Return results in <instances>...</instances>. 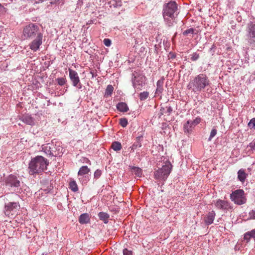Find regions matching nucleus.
<instances>
[{"label":"nucleus","mask_w":255,"mask_h":255,"mask_svg":"<svg viewBox=\"0 0 255 255\" xmlns=\"http://www.w3.org/2000/svg\"><path fill=\"white\" fill-rule=\"evenodd\" d=\"M43 34H39L32 39V41L29 44V48L33 52L37 51L42 43Z\"/></svg>","instance_id":"nucleus-11"},{"label":"nucleus","mask_w":255,"mask_h":255,"mask_svg":"<svg viewBox=\"0 0 255 255\" xmlns=\"http://www.w3.org/2000/svg\"><path fill=\"white\" fill-rule=\"evenodd\" d=\"M164 78L162 77L160 79L158 80L156 83L157 88L156 90V94H162L163 91V84H164Z\"/></svg>","instance_id":"nucleus-17"},{"label":"nucleus","mask_w":255,"mask_h":255,"mask_svg":"<svg viewBox=\"0 0 255 255\" xmlns=\"http://www.w3.org/2000/svg\"><path fill=\"white\" fill-rule=\"evenodd\" d=\"M104 44L106 46H110L111 45V40L110 39L108 38H105L104 39L103 41Z\"/></svg>","instance_id":"nucleus-43"},{"label":"nucleus","mask_w":255,"mask_h":255,"mask_svg":"<svg viewBox=\"0 0 255 255\" xmlns=\"http://www.w3.org/2000/svg\"><path fill=\"white\" fill-rule=\"evenodd\" d=\"M216 216V213L214 211H212L207 215L205 217L204 222L206 225H209L213 223V221Z\"/></svg>","instance_id":"nucleus-15"},{"label":"nucleus","mask_w":255,"mask_h":255,"mask_svg":"<svg viewBox=\"0 0 255 255\" xmlns=\"http://www.w3.org/2000/svg\"><path fill=\"white\" fill-rule=\"evenodd\" d=\"M53 187L51 183H48L46 188H43V190L46 193H49L53 189Z\"/></svg>","instance_id":"nucleus-40"},{"label":"nucleus","mask_w":255,"mask_h":255,"mask_svg":"<svg viewBox=\"0 0 255 255\" xmlns=\"http://www.w3.org/2000/svg\"><path fill=\"white\" fill-rule=\"evenodd\" d=\"M91 170L87 166H82L79 170L78 172V175L79 176H82L79 178L80 181H82L84 179V177L83 176L88 174L90 172Z\"/></svg>","instance_id":"nucleus-16"},{"label":"nucleus","mask_w":255,"mask_h":255,"mask_svg":"<svg viewBox=\"0 0 255 255\" xmlns=\"http://www.w3.org/2000/svg\"><path fill=\"white\" fill-rule=\"evenodd\" d=\"M141 146V143L139 141H135L134 143L132 144L131 146V150H134L137 148L140 147Z\"/></svg>","instance_id":"nucleus-36"},{"label":"nucleus","mask_w":255,"mask_h":255,"mask_svg":"<svg viewBox=\"0 0 255 255\" xmlns=\"http://www.w3.org/2000/svg\"><path fill=\"white\" fill-rule=\"evenodd\" d=\"M249 146L251 147V149L255 150V141L254 142H251Z\"/></svg>","instance_id":"nucleus-46"},{"label":"nucleus","mask_w":255,"mask_h":255,"mask_svg":"<svg viewBox=\"0 0 255 255\" xmlns=\"http://www.w3.org/2000/svg\"><path fill=\"white\" fill-rule=\"evenodd\" d=\"M166 108L167 109V111L165 112V113L167 114L168 115H169L171 112H172L173 110L171 107H166Z\"/></svg>","instance_id":"nucleus-45"},{"label":"nucleus","mask_w":255,"mask_h":255,"mask_svg":"<svg viewBox=\"0 0 255 255\" xmlns=\"http://www.w3.org/2000/svg\"><path fill=\"white\" fill-rule=\"evenodd\" d=\"M117 109L121 112H127L128 111L127 104L124 102H120L117 105Z\"/></svg>","instance_id":"nucleus-19"},{"label":"nucleus","mask_w":255,"mask_h":255,"mask_svg":"<svg viewBox=\"0 0 255 255\" xmlns=\"http://www.w3.org/2000/svg\"><path fill=\"white\" fill-rule=\"evenodd\" d=\"M58 85L60 86L64 85L66 82V79L64 77L58 78L56 79Z\"/></svg>","instance_id":"nucleus-31"},{"label":"nucleus","mask_w":255,"mask_h":255,"mask_svg":"<svg viewBox=\"0 0 255 255\" xmlns=\"http://www.w3.org/2000/svg\"><path fill=\"white\" fill-rule=\"evenodd\" d=\"M191 56V60L192 61H197L200 57V55L197 52H194Z\"/></svg>","instance_id":"nucleus-34"},{"label":"nucleus","mask_w":255,"mask_h":255,"mask_svg":"<svg viewBox=\"0 0 255 255\" xmlns=\"http://www.w3.org/2000/svg\"><path fill=\"white\" fill-rule=\"evenodd\" d=\"M253 238L255 239V229L252 230L250 232Z\"/></svg>","instance_id":"nucleus-48"},{"label":"nucleus","mask_w":255,"mask_h":255,"mask_svg":"<svg viewBox=\"0 0 255 255\" xmlns=\"http://www.w3.org/2000/svg\"><path fill=\"white\" fill-rule=\"evenodd\" d=\"M90 74H91L92 78H94V77H96L97 76L96 71H91L90 72Z\"/></svg>","instance_id":"nucleus-47"},{"label":"nucleus","mask_w":255,"mask_h":255,"mask_svg":"<svg viewBox=\"0 0 255 255\" xmlns=\"http://www.w3.org/2000/svg\"><path fill=\"white\" fill-rule=\"evenodd\" d=\"M201 122V119L200 118H196L193 121H189V123L190 125L192 126V127L194 128L195 126L197 125Z\"/></svg>","instance_id":"nucleus-32"},{"label":"nucleus","mask_w":255,"mask_h":255,"mask_svg":"<svg viewBox=\"0 0 255 255\" xmlns=\"http://www.w3.org/2000/svg\"><path fill=\"white\" fill-rule=\"evenodd\" d=\"M230 198L232 201L238 205L244 204L247 201L245 192L243 190L238 189L230 194Z\"/></svg>","instance_id":"nucleus-8"},{"label":"nucleus","mask_w":255,"mask_h":255,"mask_svg":"<svg viewBox=\"0 0 255 255\" xmlns=\"http://www.w3.org/2000/svg\"><path fill=\"white\" fill-rule=\"evenodd\" d=\"M247 37L251 45H255V22H250L247 27Z\"/></svg>","instance_id":"nucleus-9"},{"label":"nucleus","mask_w":255,"mask_h":255,"mask_svg":"<svg viewBox=\"0 0 255 255\" xmlns=\"http://www.w3.org/2000/svg\"><path fill=\"white\" fill-rule=\"evenodd\" d=\"M42 33L39 26L36 24L31 23L26 25L23 29V35L26 39H32Z\"/></svg>","instance_id":"nucleus-5"},{"label":"nucleus","mask_w":255,"mask_h":255,"mask_svg":"<svg viewBox=\"0 0 255 255\" xmlns=\"http://www.w3.org/2000/svg\"><path fill=\"white\" fill-rule=\"evenodd\" d=\"M247 176L245 170L243 169H240L238 172V178L242 182H244Z\"/></svg>","instance_id":"nucleus-20"},{"label":"nucleus","mask_w":255,"mask_h":255,"mask_svg":"<svg viewBox=\"0 0 255 255\" xmlns=\"http://www.w3.org/2000/svg\"><path fill=\"white\" fill-rule=\"evenodd\" d=\"M48 105H50V101H49V100L48 101Z\"/></svg>","instance_id":"nucleus-51"},{"label":"nucleus","mask_w":255,"mask_h":255,"mask_svg":"<svg viewBox=\"0 0 255 255\" xmlns=\"http://www.w3.org/2000/svg\"><path fill=\"white\" fill-rule=\"evenodd\" d=\"M176 54L175 53H173L172 52H170L168 55V57H169V59H175L176 58Z\"/></svg>","instance_id":"nucleus-44"},{"label":"nucleus","mask_w":255,"mask_h":255,"mask_svg":"<svg viewBox=\"0 0 255 255\" xmlns=\"http://www.w3.org/2000/svg\"><path fill=\"white\" fill-rule=\"evenodd\" d=\"M249 215L250 218L251 219L255 220V209H253V210H251L249 212Z\"/></svg>","instance_id":"nucleus-42"},{"label":"nucleus","mask_w":255,"mask_h":255,"mask_svg":"<svg viewBox=\"0 0 255 255\" xmlns=\"http://www.w3.org/2000/svg\"><path fill=\"white\" fill-rule=\"evenodd\" d=\"M101 174H102V171L101 170H99V169L96 170L95 171L94 174V178L96 179H98L101 176Z\"/></svg>","instance_id":"nucleus-38"},{"label":"nucleus","mask_w":255,"mask_h":255,"mask_svg":"<svg viewBox=\"0 0 255 255\" xmlns=\"http://www.w3.org/2000/svg\"><path fill=\"white\" fill-rule=\"evenodd\" d=\"M51 149L52 151H50L52 153V156H60V155L63 153V148L59 144H53L51 143Z\"/></svg>","instance_id":"nucleus-14"},{"label":"nucleus","mask_w":255,"mask_h":255,"mask_svg":"<svg viewBox=\"0 0 255 255\" xmlns=\"http://www.w3.org/2000/svg\"><path fill=\"white\" fill-rule=\"evenodd\" d=\"M123 253V255H133L132 251L128 250V249H124Z\"/></svg>","instance_id":"nucleus-41"},{"label":"nucleus","mask_w":255,"mask_h":255,"mask_svg":"<svg viewBox=\"0 0 255 255\" xmlns=\"http://www.w3.org/2000/svg\"><path fill=\"white\" fill-rule=\"evenodd\" d=\"M114 90V87L111 85H108L106 88V91L105 93V96H111L113 93Z\"/></svg>","instance_id":"nucleus-28"},{"label":"nucleus","mask_w":255,"mask_h":255,"mask_svg":"<svg viewBox=\"0 0 255 255\" xmlns=\"http://www.w3.org/2000/svg\"><path fill=\"white\" fill-rule=\"evenodd\" d=\"M178 5L174 1H170L163 5L162 15L167 26L170 27L173 25V20L178 15Z\"/></svg>","instance_id":"nucleus-2"},{"label":"nucleus","mask_w":255,"mask_h":255,"mask_svg":"<svg viewBox=\"0 0 255 255\" xmlns=\"http://www.w3.org/2000/svg\"><path fill=\"white\" fill-rule=\"evenodd\" d=\"M84 160H85V162L86 163L91 164L90 163V161L88 159L84 158Z\"/></svg>","instance_id":"nucleus-50"},{"label":"nucleus","mask_w":255,"mask_h":255,"mask_svg":"<svg viewBox=\"0 0 255 255\" xmlns=\"http://www.w3.org/2000/svg\"><path fill=\"white\" fill-rule=\"evenodd\" d=\"M111 147L116 151L120 150L122 148L121 143L119 141H114L112 143Z\"/></svg>","instance_id":"nucleus-27"},{"label":"nucleus","mask_w":255,"mask_h":255,"mask_svg":"<svg viewBox=\"0 0 255 255\" xmlns=\"http://www.w3.org/2000/svg\"><path fill=\"white\" fill-rule=\"evenodd\" d=\"M128 124V120L126 118L120 119V125L123 128H125Z\"/></svg>","instance_id":"nucleus-33"},{"label":"nucleus","mask_w":255,"mask_h":255,"mask_svg":"<svg viewBox=\"0 0 255 255\" xmlns=\"http://www.w3.org/2000/svg\"><path fill=\"white\" fill-rule=\"evenodd\" d=\"M79 222L81 224H86L90 221L89 215L87 213L82 214L79 217Z\"/></svg>","instance_id":"nucleus-18"},{"label":"nucleus","mask_w":255,"mask_h":255,"mask_svg":"<svg viewBox=\"0 0 255 255\" xmlns=\"http://www.w3.org/2000/svg\"><path fill=\"white\" fill-rule=\"evenodd\" d=\"M248 126L251 129L255 130V118L251 119L248 124Z\"/></svg>","instance_id":"nucleus-35"},{"label":"nucleus","mask_w":255,"mask_h":255,"mask_svg":"<svg viewBox=\"0 0 255 255\" xmlns=\"http://www.w3.org/2000/svg\"><path fill=\"white\" fill-rule=\"evenodd\" d=\"M131 171L138 177H141L142 174V169L137 167H132Z\"/></svg>","instance_id":"nucleus-26"},{"label":"nucleus","mask_w":255,"mask_h":255,"mask_svg":"<svg viewBox=\"0 0 255 255\" xmlns=\"http://www.w3.org/2000/svg\"><path fill=\"white\" fill-rule=\"evenodd\" d=\"M19 207V205L17 202H9L5 205L4 213L5 215L9 217L11 212L15 213L16 209Z\"/></svg>","instance_id":"nucleus-12"},{"label":"nucleus","mask_w":255,"mask_h":255,"mask_svg":"<svg viewBox=\"0 0 255 255\" xmlns=\"http://www.w3.org/2000/svg\"><path fill=\"white\" fill-rule=\"evenodd\" d=\"M22 121L25 124L29 125H32L34 124V121L30 116H24L22 118Z\"/></svg>","instance_id":"nucleus-24"},{"label":"nucleus","mask_w":255,"mask_h":255,"mask_svg":"<svg viewBox=\"0 0 255 255\" xmlns=\"http://www.w3.org/2000/svg\"><path fill=\"white\" fill-rule=\"evenodd\" d=\"M211 82L209 77L204 73H200L190 79L187 85V89L195 93L204 91L210 86Z\"/></svg>","instance_id":"nucleus-1"},{"label":"nucleus","mask_w":255,"mask_h":255,"mask_svg":"<svg viewBox=\"0 0 255 255\" xmlns=\"http://www.w3.org/2000/svg\"><path fill=\"white\" fill-rule=\"evenodd\" d=\"M149 96V93L147 91H144L139 94V98L140 101L146 100Z\"/></svg>","instance_id":"nucleus-29"},{"label":"nucleus","mask_w":255,"mask_h":255,"mask_svg":"<svg viewBox=\"0 0 255 255\" xmlns=\"http://www.w3.org/2000/svg\"><path fill=\"white\" fill-rule=\"evenodd\" d=\"M0 7H2V6H1V5L0 4Z\"/></svg>","instance_id":"nucleus-53"},{"label":"nucleus","mask_w":255,"mask_h":255,"mask_svg":"<svg viewBox=\"0 0 255 255\" xmlns=\"http://www.w3.org/2000/svg\"><path fill=\"white\" fill-rule=\"evenodd\" d=\"M146 77L142 74L137 73L134 71L132 73L131 82L132 86L137 91L142 90V87L145 84Z\"/></svg>","instance_id":"nucleus-6"},{"label":"nucleus","mask_w":255,"mask_h":255,"mask_svg":"<svg viewBox=\"0 0 255 255\" xmlns=\"http://www.w3.org/2000/svg\"><path fill=\"white\" fill-rule=\"evenodd\" d=\"M194 34H196L197 33L195 32V29L193 28H188L183 32V35L184 36H187L189 34L193 35Z\"/></svg>","instance_id":"nucleus-30"},{"label":"nucleus","mask_w":255,"mask_h":255,"mask_svg":"<svg viewBox=\"0 0 255 255\" xmlns=\"http://www.w3.org/2000/svg\"><path fill=\"white\" fill-rule=\"evenodd\" d=\"M252 238V237L251 234L250 233V232H247L244 235V239L247 241V243H248Z\"/></svg>","instance_id":"nucleus-39"},{"label":"nucleus","mask_w":255,"mask_h":255,"mask_svg":"<svg viewBox=\"0 0 255 255\" xmlns=\"http://www.w3.org/2000/svg\"><path fill=\"white\" fill-rule=\"evenodd\" d=\"M192 126L190 125L189 121H188L184 125L183 127L184 131L186 133L189 134L191 133L192 128Z\"/></svg>","instance_id":"nucleus-23"},{"label":"nucleus","mask_w":255,"mask_h":255,"mask_svg":"<svg viewBox=\"0 0 255 255\" xmlns=\"http://www.w3.org/2000/svg\"><path fill=\"white\" fill-rule=\"evenodd\" d=\"M171 168L172 165L169 162L165 163V165H163L161 168H159L158 170L154 171L155 179L159 181H162L164 182L170 173Z\"/></svg>","instance_id":"nucleus-4"},{"label":"nucleus","mask_w":255,"mask_h":255,"mask_svg":"<svg viewBox=\"0 0 255 255\" xmlns=\"http://www.w3.org/2000/svg\"><path fill=\"white\" fill-rule=\"evenodd\" d=\"M49 164L48 160L42 156H36L31 159L29 163V173L33 175L39 173L47 169Z\"/></svg>","instance_id":"nucleus-3"},{"label":"nucleus","mask_w":255,"mask_h":255,"mask_svg":"<svg viewBox=\"0 0 255 255\" xmlns=\"http://www.w3.org/2000/svg\"><path fill=\"white\" fill-rule=\"evenodd\" d=\"M42 150L44 151L47 155L52 156V153L50 151H52L51 149V143H47L45 145H43L42 146Z\"/></svg>","instance_id":"nucleus-21"},{"label":"nucleus","mask_w":255,"mask_h":255,"mask_svg":"<svg viewBox=\"0 0 255 255\" xmlns=\"http://www.w3.org/2000/svg\"><path fill=\"white\" fill-rule=\"evenodd\" d=\"M21 183L18 179V178L13 175H9L5 179V185L8 188L13 191L16 192H20V189L19 187L20 186Z\"/></svg>","instance_id":"nucleus-7"},{"label":"nucleus","mask_w":255,"mask_h":255,"mask_svg":"<svg viewBox=\"0 0 255 255\" xmlns=\"http://www.w3.org/2000/svg\"><path fill=\"white\" fill-rule=\"evenodd\" d=\"M142 136H139L138 137H137L136 138V141H139L140 142H141V141L142 140Z\"/></svg>","instance_id":"nucleus-49"},{"label":"nucleus","mask_w":255,"mask_h":255,"mask_svg":"<svg viewBox=\"0 0 255 255\" xmlns=\"http://www.w3.org/2000/svg\"><path fill=\"white\" fill-rule=\"evenodd\" d=\"M215 205L216 208L222 210H228L231 209L230 203L225 200L219 199L216 201Z\"/></svg>","instance_id":"nucleus-13"},{"label":"nucleus","mask_w":255,"mask_h":255,"mask_svg":"<svg viewBox=\"0 0 255 255\" xmlns=\"http://www.w3.org/2000/svg\"><path fill=\"white\" fill-rule=\"evenodd\" d=\"M69 185V188L71 191L76 192L78 190L77 184L75 180L70 181Z\"/></svg>","instance_id":"nucleus-25"},{"label":"nucleus","mask_w":255,"mask_h":255,"mask_svg":"<svg viewBox=\"0 0 255 255\" xmlns=\"http://www.w3.org/2000/svg\"><path fill=\"white\" fill-rule=\"evenodd\" d=\"M69 78L72 85L78 89L82 88V84L80 83V78L77 72L73 70L69 69Z\"/></svg>","instance_id":"nucleus-10"},{"label":"nucleus","mask_w":255,"mask_h":255,"mask_svg":"<svg viewBox=\"0 0 255 255\" xmlns=\"http://www.w3.org/2000/svg\"><path fill=\"white\" fill-rule=\"evenodd\" d=\"M98 217L99 219L103 221L105 223H107L110 216L108 214L101 212L98 214Z\"/></svg>","instance_id":"nucleus-22"},{"label":"nucleus","mask_w":255,"mask_h":255,"mask_svg":"<svg viewBox=\"0 0 255 255\" xmlns=\"http://www.w3.org/2000/svg\"><path fill=\"white\" fill-rule=\"evenodd\" d=\"M217 129L215 128H213L211 131V133H210V136L208 138V140L209 141H211L212 140V139L216 135V134H217Z\"/></svg>","instance_id":"nucleus-37"},{"label":"nucleus","mask_w":255,"mask_h":255,"mask_svg":"<svg viewBox=\"0 0 255 255\" xmlns=\"http://www.w3.org/2000/svg\"><path fill=\"white\" fill-rule=\"evenodd\" d=\"M214 45H212V48L210 49L212 50L214 48Z\"/></svg>","instance_id":"nucleus-52"}]
</instances>
